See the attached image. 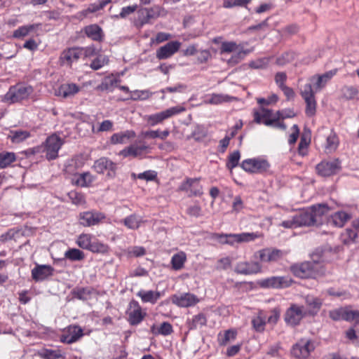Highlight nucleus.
I'll use <instances>...</instances> for the list:
<instances>
[{
	"instance_id": "f257e3e1",
	"label": "nucleus",
	"mask_w": 359,
	"mask_h": 359,
	"mask_svg": "<svg viewBox=\"0 0 359 359\" xmlns=\"http://www.w3.org/2000/svg\"><path fill=\"white\" fill-rule=\"evenodd\" d=\"M290 269L296 277L300 278H316L325 272L322 264L318 261L315 260L294 264Z\"/></svg>"
},
{
	"instance_id": "f03ea898",
	"label": "nucleus",
	"mask_w": 359,
	"mask_h": 359,
	"mask_svg": "<svg viewBox=\"0 0 359 359\" xmlns=\"http://www.w3.org/2000/svg\"><path fill=\"white\" fill-rule=\"evenodd\" d=\"M34 88L25 83H17L11 86L4 95V101L8 104L20 102L29 98Z\"/></svg>"
},
{
	"instance_id": "7ed1b4c3",
	"label": "nucleus",
	"mask_w": 359,
	"mask_h": 359,
	"mask_svg": "<svg viewBox=\"0 0 359 359\" xmlns=\"http://www.w3.org/2000/svg\"><path fill=\"white\" fill-rule=\"evenodd\" d=\"M76 244L84 250L94 253L108 252L109 246L96 239L92 234L81 233L76 240Z\"/></svg>"
},
{
	"instance_id": "20e7f679",
	"label": "nucleus",
	"mask_w": 359,
	"mask_h": 359,
	"mask_svg": "<svg viewBox=\"0 0 359 359\" xmlns=\"http://www.w3.org/2000/svg\"><path fill=\"white\" fill-rule=\"evenodd\" d=\"M63 144L64 142L60 137L53 134L48 136L40 147L41 151L46 154V159L52 161L58 157V151Z\"/></svg>"
},
{
	"instance_id": "39448f33",
	"label": "nucleus",
	"mask_w": 359,
	"mask_h": 359,
	"mask_svg": "<svg viewBox=\"0 0 359 359\" xmlns=\"http://www.w3.org/2000/svg\"><path fill=\"white\" fill-rule=\"evenodd\" d=\"M186 108L182 106L172 107L158 113L147 116L146 121L149 125L154 126L161 123L163 121L171 118L173 116L184 112Z\"/></svg>"
},
{
	"instance_id": "423d86ee",
	"label": "nucleus",
	"mask_w": 359,
	"mask_h": 359,
	"mask_svg": "<svg viewBox=\"0 0 359 359\" xmlns=\"http://www.w3.org/2000/svg\"><path fill=\"white\" fill-rule=\"evenodd\" d=\"M307 312L303 306L292 304L286 310L284 315V320L287 325L296 326L299 325Z\"/></svg>"
},
{
	"instance_id": "0eeeda50",
	"label": "nucleus",
	"mask_w": 359,
	"mask_h": 359,
	"mask_svg": "<svg viewBox=\"0 0 359 359\" xmlns=\"http://www.w3.org/2000/svg\"><path fill=\"white\" fill-rule=\"evenodd\" d=\"M292 280L289 276H271L259 280L257 283L262 288L281 289L290 287Z\"/></svg>"
},
{
	"instance_id": "6e6552de",
	"label": "nucleus",
	"mask_w": 359,
	"mask_h": 359,
	"mask_svg": "<svg viewBox=\"0 0 359 359\" xmlns=\"http://www.w3.org/2000/svg\"><path fill=\"white\" fill-rule=\"evenodd\" d=\"M93 168L98 174L107 171V176L114 178L116 174L117 164L107 157H101L94 162Z\"/></svg>"
},
{
	"instance_id": "1a4fd4ad",
	"label": "nucleus",
	"mask_w": 359,
	"mask_h": 359,
	"mask_svg": "<svg viewBox=\"0 0 359 359\" xmlns=\"http://www.w3.org/2000/svg\"><path fill=\"white\" fill-rule=\"evenodd\" d=\"M126 314L129 324L133 326L140 324L147 316V313L142 311L141 306L136 300L130 302Z\"/></svg>"
},
{
	"instance_id": "9d476101",
	"label": "nucleus",
	"mask_w": 359,
	"mask_h": 359,
	"mask_svg": "<svg viewBox=\"0 0 359 359\" xmlns=\"http://www.w3.org/2000/svg\"><path fill=\"white\" fill-rule=\"evenodd\" d=\"M241 166L248 172L260 173L266 171L269 168V163L266 160L254 158L244 160Z\"/></svg>"
},
{
	"instance_id": "9b49d317",
	"label": "nucleus",
	"mask_w": 359,
	"mask_h": 359,
	"mask_svg": "<svg viewBox=\"0 0 359 359\" xmlns=\"http://www.w3.org/2000/svg\"><path fill=\"white\" fill-rule=\"evenodd\" d=\"M317 173L323 177H329L337 174L341 169V163L338 159L323 161L316 167Z\"/></svg>"
},
{
	"instance_id": "f8f14e48",
	"label": "nucleus",
	"mask_w": 359,
	"mask_h": 359,
	"mask_svg": "<svg viewBox=\"0 0 359 359\" xmlns=\"http://www.w3.org/2000/svg\"><path fill=\"white\" fill-rule=\"evenodd\" d=\"M313 344L310 340L301 339L292 348V354L299 359H306L314 350Z\"/></svg>"
},
{
	"instance_id": "ddd939ff",
	"label": "nucleus",
	"mask_w": 359,
	"mask_h": 359,
	"mask_svg": "<svg viewBox=\"0 0 359 359\" xmlns=\"http://www.w3.org/2000/svg\"><path fill=\"white\" fill-rule=\"evenodd\" d=\"M313 215L315 226L323 224L325 222L327 223L328 213L330 208L325 203H318L309 208Z\"/></svg>"
},
{
	"instance_id": "4468645a",
	"label": "nucleus",
	"mask_w": 359,
	"mask_h": 359,
	"mask_svg": "<svg viewBox=\"0 0 359 359\" xmlns=\"http://www.w3.org/2000/svg\"><path fill=\"white\" fill-rule=\"evenodd\" d=\"M234 271L241 275H253L262 271V265L258 262H240L235 266Z\"/></svg>"
},
{
	"instance_id": "2eb2a0df",
	"label": "nucleus",
	"mask_w": 359,
	"mask_h": 359,
	"mask_svg": "<svg viewBox=\"0 0 359 359\" xmlns=\"http://www.w3.org/2000/svg\"><path fill=\"white\" fill-rule=\"evenodd\" d=\"M181 43L178 41H172L156 50V56L158 60H166L171 57L180 50Z\"/></svg>"
},
{
	"instance_id": "dca6fc26",
	"label": "nucleus",
	"mask_w": 359,
	"mask_h": 359,
	"mask_svg": "<svg viewBox=\"0 0 359 359\" xmlns=\"http://www.w3.org/2000/svg\"><path fill=\"white\" fill-rule=\"evenodd\" d=\"M171 300L179 307H190L199 302L198 297L190 292L174 294L172 296Z\"/></svg>"
},
{
	"instance_id": "f3484780",
	"label": "nucleus",
	"mask_w": 359,
	"mask_h": 359,
	"mask_svg": "<svg viewBox=\"0 0 359 359\" xmlns=\"http://www.w3.org/2000/svg\"><path fill=\"white\" fill-rule=\"evenodd\" d=\"M81 57L80 47H72L64 50L60 56L61 65L71 67L72 63L77 62Z\"/></svg>"
},
{
	"instance_id": "a211bd4d",
	"label": "nucleus",
	"mask_w": 359,
	"mask_h": 359,
	"mask_svg": "<svg viewBox=\"0 0 359 359\" xmlns=\"http://www.w3.org/2000/svg\"><path fill=\"white\" fill-rule=\"evenodd\" d=\"M104 219V214L96 211L83 212L79 215V222L83 226L97 225Z\"/></svg>"
},
{
	"instance_id": "6ab92c4d",
	"label": "nucleus",
	"mask_w": 359,
	"mask_h": 359,
	"mask_svg": "<svg viewBox=\"0 0 359 359\" xmlns=\"http://www.w3.org/2000/svg\"><path fill=\"white\" fill-rule=\"evenodd\" d=\"M179 189L187 192L190 191L191 195L195 196H200L203 193L200 178H187L180 184Z\"/></svg>"
},
{
	"instance_id": "aec40b11",
	"label": "nucleus",
	"mask_w": 359,
	"mask_h": 359,
	"mask_svg": "<svg viewBox=\"0 0 359 359\" xmlns=\"http://www.w3.org/2000/svg\"><path fill=\"white\" fill-rule=\"evenodd\" d=\"M54 269L50 265L37 264L32 270V278L35 282H41L53 275Z\"/></svg>"
},
{
	"instance_id": "412c9836",
	"label": "nucleus",
	"mask_w": 359,
	"mask_h": 359,
	"mask_svg": "<svg viewBox=\"0 0 359 359\" xmlns=\"http://www.w3.org/2000/svg\"><path fill=\"white\" fill-rule=\"evenodd\" d=\"M260 235L256 232H244L241 233H227L228 241L226 244L233 245L235 243H247L255 241Z\"/></svg>"
},
{
	"instance_id": "4be33fe9",
	"label": "nucleus",
	"mask_w": 359,
	"mask_h": 359,
	"mask_svg": "<svg viewBox=\"0 0 359 359\" xmlns=\"http://www.w3.org/2000/svg\"><path fill=\"white\" fill-rule=\"evenodd\" d=\"M82 32L93 41L102 42L104 39L103 29L97 24H91L84 27Z\"/></svg>"
},
{
	"instance_id": "5701e85b",
	"label": "nucleus",
	"mask_w": 359,
	"mask_h": 359,
	"mask_svg": "<svg viewBox=\"0 0 359 359\" xmlns=\"http://www.w3.org/2000/svg\"><path fill=\"white\" fill-rule=\"evenodd\" d=\"M83 335V331L79 326H69L61 336L60 340L63 343L71 344L77 341Z\"/></svg>"
},
{
	"instance_id": "b1692460",
	"label": "nucleus",
	"mask_w": 359,
	"mask_h": 359,
	"mask_svg": "<svg viewBox=\"0 0 359 359\" xmlns=\"http://www.w3.org/2000/svg\"><path fill=\"white\" fill-rule=\"evenodd\" d=\"M95 180L96 177L87 171L75 175L74 177L71 178V182L73 185L77 187H90Z\"/></svg>"
},
{
	"instance_id": "393cba45",
	"label": "nucleus",
	"mask_w": 359,
	"mask_h": 359,
	"mask_svg": "<svg viewBox=\"0 0 359 359\" xmlns=\"http://www.w3.org/2000/svg\"><path fill=\"white\" fill-rule=\"evenodd\" d=\"M351 218V215L345 211H338L329 216L327 225L334 227L341 228Z\"/></svg>"
},
{
	"instance_id": "a878e982",
	"label": "nucleus",
	"mask_w": 359,
	"mask_h": 359,
	"mask_svg": "<svg viewBox=\"0 0 359 359\" xmlns=\"http://www.w3.org/2000/svg\"><path fill=\"white\" fill-rule=\"evenodd\" d=\"M149 148L148 146L145 144L137 145V144H131L129 147L124 148L118 152V155L121 156L124 158H127L129 156L132 157H137L143 154V153L147 150Z\"/></svg>"
},
{
	"instance_id": "bb28decb",
	"label": "nucleus",
	"mask_w": 359,
	"mask_h": 359,
	"mask_svg": "<svg viewBox=\"0 0 359 359\" xmlns=\"http://www.w3.org/2000/svg\"><path fill=\"white\" fill-rule=\"evenodd\" d=\"M298 227L315 226L313 216L310 208H307L294 215Z\"/></svg>"
},
{
	"instance_id": "cd10ccee",
	"label": "nucleus",
	"mask_w": 359,
	"mask_h": 359,
	"mask_svg": "<svg viewBox=\"0 0 359 359\" xmlns=\"http://www.w3.org/2000/svg\"><path fill=\"white\" fill-rule=\"evenodd\" d=\"M305 304L308 308L307 314L316 315L320 309L323 301L313 295L308 294L304 297Z\"/></svg>"
},
{
	"instance_id": "c85d7f7f",
	"label": "nucleus",
	"mask_w": 359,
	"mask_h": 359,
	"mask_svg": "<svg viewBox=\"0 0 359 359\" xmlns=\"http://www.w3.org/2000/svg\"><path fill=\"white\" fill-rule=\"evenodd\" d=\"M143 303L155 304L161 297L162 293L159 291L140 290L137 294Z\"/></svg>"
},
{
	"instance_id": "c756f323",
	"label": "nucleus",
	"mask_w": 359,
	"mask_h": 359,
	"mask_svg": "<svg viewBox=\"0 0 359 359\" xmlns=\"http://www.w3.org/2000/svg\"><path fill=\"white\" fill-rule=\"evenodd\" d=\"M40 26V24H29L20 26L13 32V36L15 39H22L32 33L36 32Z\"/></svg>"
},
{
	"instance_id": "7c9ffc66",
	"label": "nucleus",
	"mask_w": 359,
	"mask_h": 359,
	"mask_svg": "<svg viewBox=\"0 0 359 359\" xmlns=\"http://www.w3.org/2000/svg\"><path fill=\"white\" fill-rule=\"evenodd\" d=\"M121 80L118 78L110 75L105 76L101 83L96 87V90L99 91H113L114 88L116 86V84L119 83Z\"/></svg>"
},
{
	"instance_id": "2f4dec72",
	"label": "nucleus",
	"mask_w": 359,
	"mask_h": 359,
	"mask_svg": "<svg viewBox=\"0 0 359 359\" xmlns=\"http://www.w3.org/2000/svg\"><path fill=\"white\" fill-rule=\"evenodd\" d=\"M80 90V88L75 83H65L60 86L57 90V95L64 98L74 96Z\"/></svg>"
},
{
	"instance_id": "473e14b6",
	"label": "nucleus",
	"mask_w": 359,
	"mask_h": 359,
	"mask_svg": "<svg viewBox=\"0 0 359 359\" xmlns=\"http://www.w3.org/2000/svg\"><path fill=\"white\" fill-rule=\"evenodd\" d=\"M136 134L133 130H125L114 133L111 135L110 141L113 144H125L130 139L134 138Z\"/></svg>"
},
{
	"instance_id": "72a5a7b5",
	"label": "nucleus",
	"mask_w": 359,
	"mask_h": 359,
	"mask_svg": "<svg viewBox=\"0 0 359 359\" xmlns=\"http://www.w3.org/2000/svg\"><path fill=\"white\" fill-rule=\"evenodd\" d=\"M251 323L255 332L259 333L263 332L265 330L266 324V316L265 313L262 311H259L256 316L252 317Z\"/></svg>"
},
{
	"instance_id": "f704fd0d",
	"label": "nucleus",
	"mask_w": 359,
	"mask_h": 359,
	"mask_svg": "<svg viewBox=\"0 0 359 359\" xmlns=\"http://www.w3.org/2000/svg\"><path fill=\"white\" fill-rule=\"evenodd\" d=\"M274 114L271 109H266L264 107H260L257 111H254V121L257 123H263L265 125V121L267 120H271Z\"/></svg>"
},
{
	"instance_id": "c9c22d12",
	"label": "nucleus",
	"mask_w": 359,
	"mask_h": 359,
	"mask_svg": "<svg viewBox=\"0 0 359 359\" xmlns=\"http://www.w3.org/2000/svg\"><path fill=\"white\" fill-rule=\"evenodd\" d=\"M282 252L279 250L264 249L259 251V258L264 262L277 261L281 257Z\"/></svg>"
},
{
	"instance_id": "e433bc0d",
	"label": "nucleus",
	"mask_w": 359,
	"mask_h": 359,
	"mask_svg": "<svg viewBox=\"0 0 359 359\" xmlns=\"http://www.w3.org/2000/svg\"><path fill=\"white\" fill-rule=\"evenodd\" d=\"M150 332L155 336H168L173 332V328L170 323L163 322L159 326L153 325L150 328Z\"/></svg>"
},
{
	"instance_id": "4c0bfd02",
	"label": "nucleus",
	"mask_w": 359,
	"mask_h": 359,
	"mask_svg": "<svg viewBox=\"0 0 359 359\" xmlns=\"http://www.w3.org/2000/svg\"><path fill=\"white\" fill-rule=\"evenodd\" d=\"M17 160L16 154L12 151L0 152V169L6 168Z\"/></svg>"
},
{
	"instance_id": "58836bf2",
	"label": "nucleus",
	"mask_w": 359,
	"mask_h": 359,
	"mask_svg": "<svg viewBox=\"0 0 359 359\" xmlns=\"http://www.w3.org/2000/svg\"><path fill=\"white\" fill-rule=\"evenodd\" d=\"M339 138L337 134L332 130L326 137V143L325 145V151L331 153L334 151L339 146Z\"/></svg>"
},
{
	"instance_id": "ea45409f",
	"label": "nucleus",
	"mask_w": 359,
	"mask_h": 359,
	"mask_svg": "<svg viewBox=\"0 0 359 359\" xmlns=\"http://www.w3.org/2000/svg\"><path fill=\"white\" fill-rule=\"evenodd\" d=\"M187 261V255L184 252H180L173 255L171 258L170 264L172 269L175 271H179L182 269Z\"/></svg>"
},
{
	"instance_id": "a19ab883",
	"label": "nucleus",
	"mask_w": 359,
	"mask_h": 359,
	"mask_svg": "<svg viewBox=\"0 0 359 359\" xmlns=\"http://www.w3.org/2000/svg\"><path fill=\"white\" fill-rule=\"evenodd\" d=\"M207 323V318L205 314L198 313L193 316L191 320H188L187 324L189 330H195L198 327L205 325Z\"/></svg>"
},
{
	"instance_id": "79ce46f5",
	"label": "nucleus",
	"mask_w": 359,
	"mask_h": 359,
	"mask_svg": "<svg viewBox=\"0 0 359 359\" xmlns=\"http://www.w3.org/2000/svg\"><path fill=\"white\" fill-rule=\"evenodd\" d=\"M30 137V133L27 130H16L11 131L9 137L13 143H20Z\"/></svg>"
},
{
	"instance_id": "37998d69",
	"label": "nucleus",
	"mask_w": 359,
	"mask_h": 359,
	"mask_svg": "<svg viewBox=\"0 0 359 359\" xmlns=\"http://www.w3.org/2000/svg\"><path fill=\"white\" fill-rule=\"evenodd\" d=\"M142 222V218L136 215H130L123 220L124 225L129 229H138Z\"/></svg>"
},
{
	"instance_id": "c03bdc74",
	"label": "nucleus",
	"mask_w": 359,
	"mask_h": 359,
	"mask_svg": "<svg viewBox=\"0 0 359 359\" xmlns=\"http://www.w3.org/2000/svg\"><path fill=\"white\" fill-rule=\"evenodd\" d=\"M236 331L233 330H227L223 334H218L217 341L220 346H225L227 343L236 339Z\"/></svg>"
},
{
	"instance_id": "a18cd8bd",
	"label": "nucleus",
	"mask_w": 359,
	"mask_h": 359,
	"mask_svg": "<svg viewBox=\"0 0 359 359\" xmlns=\"http://www.w3.org/2000/svg\"><path fill=\"white\" fill-rule=\"evenodd\" d=\"M231 97L227 95L213 93L205 102L210 104H219L231 101Z\"/></svg>"
},
{
	"instance_id": "49530a36",
	"label": "nucleus",
	"mask_w": 359,
	"mask_h": 359,
	"mask_svg": "<svg viewBox=\"0 0 359 359\" xmlns=\"http://www.w3.org/2000/svg\"><path fill=\"white\" fill-rule=\"evenodd\" d=\"M65 257L71 261H81L85 258V255L79 249L71 248L65 252Z\"/></svg>"
},
{
	"instance_id": "de8ad7c7",
	"label": "nucleus",
	"mask_w": 359,
	"mask_h": 359,
	"mask_svg": "<svg viewBox=\"0 0 359 359\" xmlns=\"http://www.w3.org/2000/svg\"><path fill=\"white\" fill-rule=\"evenodd\" d=\"M356 231L355 227L354 229H346L344 232L341 234V242L346 245L354 242L357 238Z\"/></svg>"
},
{
	"instance_id": "09e8293b",
	"label": "nucleus",
	"mask_w": 359,
	"mask_h": 359,
	"mask_svg": "<svg viewBox=\"0 0 359 359\" xmlns=\"http://www.w3.org/2000/svg\"><path fill=\"white\" fill-rule=\"evenodd\" d=\"M296 57V53L293 51H287L276 58V64L280 66H284L292 62Z\"/></svg>"
},
{
	"instance_id": "8fccbe9b",
	"label": "nucleus",
	"mask_w": 359,
	"mask_h": 359,
	"mask_svg": "<svg viewBox=\"0 0 359 359\" xmlns=\"http://www.w3.org/2000/svg\"><path fill=\"white\" fill-rule=\"evenodd\" d=\"M241 158V154L238 150L234 151L233 152L231 153L227 158V162L226 164V168L229 170H232L236 166H238L239 160Z\"/></svg>"
},
{
	"instance_id": "3c124183",
	"label": "nucleus",
	"mask_w": 359,
	"mask_h": 359,
	"mask_svg": "<svg viewBox=\"0 0 359 359\" xmlns=\"http://www.w3.org/2000/svg\"><path fill=\"white\" fill-rule=\"evenodd\" d=\"M109 58L106 55H99L90 63V67L93 70H98L108 64Z\"/></svg>"
},
{
	"instance_id": "603ef678",
	"label": "nucleus",
	"mask_w": 359,
	"mask_h": 359,
	"mask_svg": "<svg viewBox=\"0 0 359 359\" xmlns=\"http://www.w3.org/2000/svg\"><path fill=\"white\" fill-rule=\"evenodd\" d=\"M40 356L43 359H58L62 358L61 351L58 349H43L40 353Z\"/></svg>"
},
{
	"instance_id": "864d4df0",
	"label": "nucleus",
	"mask_w": 359,
	"mask_h": 359,
	"mask_svg": "<svg viewBox=\"0 0 359 359\" xmlns=\"http://www.w3.org/2000/svg\"><path fill=\"white\" fill-rule=\"evenodd\" d=\"M72 295L74 297L81 299V300H86L88 297L90 295L91 292L87 287H79L74 288L72 292Z\"/></svg>"
},
{
	"instance_id": "5fc2aeb1",
	"label": "nucleus",
	"mask_w": 359,
	"mask_h": 359,
	"mask_svg": "<svg viewBox=\"0 0 359 359\" xmlns=\"http://www.w3.org/2000/svg\"><path fill=\"white\" fill-rule=\"evenodd\" d=\"M130 93V98L134 100H144L149 98L153 95V93L149 90H135L134 91H131Z\"/></svg>"
},
{
	"instance_id": "6e6d98bb",
	"label": "nucleus",
	"mask_w": 359,
	"mask_h": 359,
	"mask_svg": "<svg viewBox=\"0 0 359 359\" xmlns=\"http://www.w3.org/2000/svg\"><path fill=\"white\" fill-rule=\"evenodd\" d=\"M358 318H359V311L358 310H351L348 307H344L343 320H346V321H348V322L355 320L357 323H358Z\"/></svg>"
},
{
	"instance_id": "4d7b16f0",
	"label": "nucleus",
	"mask_w": 359,
	"mask_h": 359,
	"mask_svg": "<svg viewBox=\"0 0 359 359\" xmlns=\"http://www.w3.org/2000/svg\"><path fill=\"white\" fill-rule=\"evenodd\" d=\"M113 126H114V123L111 121L104 120L102 123H100L99 127L96 129H95V126L93 125L92 131L94 133L111 131L113 130Z\"/></svg>"
},
{
	"instance_id": "13d9d810",
	"label": "nucleus",
	"mask_w": 359,
	"mask_h": 359,
	"mask_svg": "<svg viewBox=\"0 0 359 359\" xmlns=\"http://www.w3.org/2000/svg\"><path fill=\"white\" fill-rule=\"evenodd\" d=\"M269 62V60L267 57L258 58L257 60L250 61L248 65L250 68L255 69H265L267 67Z\"/></svg>"
},
{
	"instance_id": "bf43d9fd",
	"label": "nucleus",
	"mask_w": 359,
	"mask_h": 359,
	"mask_svg": "<svg viewBox=\"0 0 359 359\" xmlns=\"http://www.w3.org/2000/svg\"><path fill=\"white\" fill-rule=\"evenodd\" d=\"M282 119L280 116L274 114L271 120H267L265 121V126H273L274 128H280L283 130L286 129V125L283 122H280L279 120Z\"/></svg>"
},
{
	"instance_id": "052dcab7",
	"label": "nucleus",
	"mask_w": 359,
	"mask_h": 359,
	"mask_svg": "<svg viewBox=\"0 0 359 359\" xmlns=\"http://www.w3.org/2000/svg\"><path fill=\"white\" fill-rule=\"evenodd\" d=\"M306 102L305 113L308 116H313L316 111V101L314 97L304 100Z\"/></svg>"
},
{
	"instance_id": "680f3d73",
	"label": "nucleus",
	"mask_w": 359,
	"mask_h": 359,
	"mask_svg": "<svg viewBox=\"0 0 359 359\" xmlns=\"http://www.w3.org/2000/svg\"><path fill=\"white\" fill-rule=\"evenodd\" d=\"M111 0H99L93 4L89 5L87 8L88 13H95L104 8L107 5L110 4Z\"/></svg>"
},
{
	"instance_id": "e2e57ef3",
	"label": "nucleus",
	"mask_w": 359,
	"mask_h": 359,
	"mask_svg": "<svg viewBox=\"0 0 359 359\" xmlns=\"http://www.w3.org/2000/svg\"><path fill=\"white\" fill-rule=\"evenodd\" d=\"M252 0H224L223 7L230 8L234 6H246Z\"/></svg>"
},
{
	"instance_id": "0e129e2a",
	"label": "nucleus",
	"mask_w": 359,
	"mask_h": 359,
	"mask_svg": "<svg viewBox=\"0 0 359 359\" xmlns=\"http://www.w3.org/2000/svg\"><path fill=\"white\" fill-rule=\"evenodd\" d=\"M81 57H90L96 55L98 53V50L96 48L95 45H90L86 47H80Z\"/></svg>"
},
{
	"instance_id": "69168bd1",
	"label": "nucleus",
	"mask_w": 359,
	"mask_h": 359,
	"mask_svg": "<svg viewBox=\"0 0 359 359\" xmlns=\"http://www.w3.org/2000/svg\"><path fill=\"white\" fill-rule=\"evenodd\" d=\"M137 9V5L134 4L126 7H123L118 15H115L116 18H126L130 14L133 13Z\"/></svg>"
},
{
	"instance_id": "338daca9",
	"label": "nucleus",
	"mask_w": 359,
	"mask_h": 359,
	"mask_svg": "<svg viewBox=\"0 0 359 359\" xmlns=\"http://www.w3.org/2000/svg\"><path fill=\"white\" fill-rule=\"evenodd\" d=\"M77 169L78 166L76 162L72 160L65 165L64 171L67 175H71L74 177L75 175L79 174L77 172Z\"/></svg>"
},
{
	"instance_id": "774afa93",
	"label": "nucleus",
	"mask_w": 359,
	"mask_h": 359,
	"mask_svg": "<svg viewBox=\"0 0 359 359\" xmlns=\"http://www.w3.org/2000/svg\"><path fill=\"white\" fill-rule=\"evenodd\" d=\"M68 196L75 205H81L85 203L84 196L81 193L72 191L69 193Z\"/></svg>"
}]
</instances>
